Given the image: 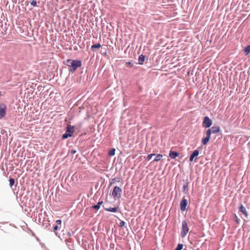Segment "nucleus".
Here are the masks:
<instances>
[{
	"label": "nucleus",
	"mask_w": 250,
	"mask_h": 250,
	"mask_svg": "<svg viewBox=\"0 0 250 250\" xmlns=\"http://www.w3.org/2000/svg\"><path fill=\"white\" fill-rule=\"evenodd\" d=\"M64 64L69 68V72L74 73L78 68L81 67L82 65V61L78 60L67 59L64 62Z\"/></svg>",
	"instance_id": "nucleus-1"
},
{
	"label": "nucleus",
	"mask_w": 250,
	"mask_h": 250,
	"mask_svg": "<svg viewBox=\"0 0 250 250\" xmlns=\"http://www.w3.org/2000/svg\"><path fill=\"white\" fill-rule=\"evenodd\" d=\"M74 132V126H71V125H68L66 127V130L62 137L63 139H66L68 137H70L72 136V134Z\"/></svg>",
	"instance_id": "nucleus-2"
},
{
	"label": "nucleus",
	"mask_w": 250,
	"mask_h": 250,
	"mask_svg": "<svg viewBox=\"0 0 250 250\" xmlns=\"http://www.w3.org/2000/svg\"><path fill=\"white\" fill-rule=\"evenodd\" d=\"M189 230L188 223L186 220L182 221V230L181 231V236L182 238L186 237Z\"/></svg>",
	"instance_id": "nucleus-3"
},
{
	"label": "nucleus",
	"mask_w": 250,
	"mask_h": 250,
	"mask_svg": "<svg viewBox=\"0 0 250 250\" xmlns=\"http://www.w3.org/2000/svg\"><path fill=\"white\" fill-rule=\"evenodd\" d=\"M122 192V189L120 187L116 186L113 188L112 195L114 198H120L121 197Z\"/></svg>",
	"instance_id": "nucleus-4"
},
{
	"label": "nucleus",
	"mask_w": 250,
	"mask_h": 250,
	"mask_svg": "<svg viewBox=\"0 0 250 250\" xmlns=\"http://www.w3.org/2000/svg\"><path fill=\"white\" fill-rule=\"evenodd\" d=\"M7 106L4 103H0V119L4 117L6 114Z\"/></svg>",
	"instance_id": "nucleus-5"
},
{
	"label": "nucleus",
	"mask_w": 250,
	"mask_h": 250,
	"mask_svg": "<svg viewBox=\"0 0 250 250\" xmlns=\"http://www.w3.org/2000/svg\"><path fill=\"white\" fill-rule=\"evenodd\" d=\"M212 124V121L208 117L206 116L204 117L202 125L204 127L209 128Z\"/></svg>",
	"instance_id": "nucleus-6"
},
{
	"label": "nucleus",
	"mask_w": 250,
	"mask_h": 250,
	"mask_svg": "<svg viewBox=\"0 0 250 250\" xmlns=\"http://www.w3.org/2000/svg\"><path fill=\"white\" fill-rule=\"evenodd\" d=\"M188 205V201L187 199L183 198L180 202V209L182 211H184L187 209V206Z\"/></svg>",
	"instance_id": "nucleus-7"
},
{
	"label": "nucleus",
	"mask_w": 250,
	"mask_h": 250,
	"mask_svg": "<svg viewBox=\"0 0 250 250\" xmlns=\"http://www.w3.org/2000/svg\"><path fill=\"white\" fill-rule=\"evenodd\" d=\"M238 209H239V211H240L243 214H244V215H245V216L246 217H247V218L248 217V212L246 210V208L242 204H240V206L238 208Z\"/></svg>",
	"instance_id": "nucleus-8"
},
{
	"label": "nucleus",
	"mask_w": 250,
	"mask_h": 250,
	"mask_svg": "<svg viewBox=\"0 0 250 250\" xmlns=\"http://www.w3.org/2000/svg\"><path fill=\"white\" fill-rule=\"evenodd\" d=\"M65 243L69 250H74V244L71 239H66L65 240Z\"/></svg>",
	"instance_id": "nucleus-9"
},
{
	"label": "nucleus",
	"mask_w": 250,
	"mask_h": 250,
	"mask_svg": "<svg viewBox=\"0 0 250 250\" xmlns=\"http://www.w3.org/2000/svg\"><path fill=\"white\" fill-rule=\"evenodd\" d=\"M199 154V151L197 149H196L190 155V156H189V161L190 162H192L194 160V158H196V157H197L198 156Z\"/></svg>",
	"instance_id": "nucleus-10"
},
{
	"label": "nucleus",
	"mask_w": 250,
	"mask_h": 250,
	"mask_svg": "<svg viewBox=\"0 0 250 250\" xmlns=\"http://www.w3.org/2000/svg\"><path fill=\"white\" fill-rule=\"evenodd\" d=\"M210 129L212 132L214 134L218 133L220 132V128L218 126H213Z\"/></svg>",
	"instance_id": "nucleus-11"
},
{
	"label": "nucleus",
	"mask_w": 250,
	"mask_h": 250,
	"mask_svg": "<svg viewBox=\"0 0 250 250\" xmlns=\"http://www.w3.org/2000/svg\"><path fill=\"white\" fill-rule=\"evenodd\" d=\"M169 156L172 159H175L179 156V153L176 151H170Z\"/></svg>",
	"instance_id": "nucleus-12"
},
{
	"label": "nucleus",
	"mask_w": 250,
	"mask_h": 250,
	"mask_svg": "<svg viewBox=\"0 0 250 250\" xmlns=\"http://www.w3.org/2000/svg\"><path fill=\"white\" fill-rule=\"evenodd\" d=\"M103 203V202L102 201H99L97 205L92 206L91 207V208L96 210H98L100 208L101 206L102 205Z\"/></svg>",
	"instance_id": "nucleus-13"
},
{
	"label": "nucleus",
	"mask_w": 250,
	"mask_h": 250,
	"mask_svg": "<svg viewBox=\"0 0 250 250\" xmlns=\"http://www.w3.org/2000/svg\"><path fill=\"white\" fill-rule=\"evenodd\" d=\"M60 228L61 227L58 226V225H54L53 228V231L55 232V235L59 238H60V234H59L58 232H57V230Z\"/></svg>",
	"instance_id": "nucleus-14"
},
{
	"label": "nucleus",
	"mask_w": 250,
	"mask_h": 250,
	"mask_svg": "<svg viewBox=\"0 0 250 250\" xmlns=\"http://www.w3.org/2000/svg\"><path fill=\"white\" fill-rule=\"evenodd\" d=\"M118 209V207H114V208H105L104 209L107 211L109 212H117V210Z\"/></svg>",
	"instance_id": "nucleus-15"
},
{
	"label": "nucleus",
	"mask_w": 250,
	"mask_h": 250,
	"mask_svg": "<svg viewBox=\"0 0 250 250\" xmlns=\"http://www.w3.org/2000/svg\"><path fill=\"white\" fill-rule=\"evenodd\" d=\"M183 192L185 194H187L188 192V182H187L185 184L183 185Z\"/></svg>",
	"instance_id": "nucleus-16"
},
{
	"label": "nucleus",
	"mask_w": 250,
	"mask_h": 250,
	"mask_svg": "<svg viewBox=\"0 0 250 250\" xmlns=\"http://www.w3.org/2000/svg\"><path fill=\"white\" fill-rule=\"evenodd\" d=\"M155 156L156 157L153 161L154 162H158L160 161L163 157V155L161 154H156Z\"/></svg>",
	"instance_id": "nucleus-17"
},
{
	"label": "nucleus",
	"mask_w": 250,
	"mask_h": 250,
	"mask_svg": "<svg viewBox=\"0 0 250 250\" xmlns=\"http://www.w3.org/2000/svg\"><path fill=\"white\" fill-rule=\"evenodd\" d=\"M209 139L210 138L206 136L205 138L202 139V143L204 145H206L208 142Z\"/></svg>",
	"instance_id": "nucleus-18"
},
{
	"label": "nucleus",
	"mask_w": 250,
	"mask_h": 250,
	"mask_svg": "<svg viewBox=\"0 0 250 250\" xmlns=\"http://www.w3.org/2000/svg\"><path fill=\"white\" fill-rule=\"evenodd\" d=\"M244 52L246 55H248L250 52V45H247L245 47Z\"/></svg>",
	"instance_id": "nucleus-19"
},
{
	"label": "nucleus",
	"mask_w": 250,
	"mask_h": 250,
	"mask_svg": "<svg viewBox=\"0 0 250 250\" xmlns=\"http://www.w3.org/2000/svg\"><path fill=\"white\" fill-rule=\"evenodd\" d=\"M101 45L100 43H96V44H93L91 46V49L92 51H94V49H96V48H100L101 47Z\"/></svg>",
	"instance_id": "nucleus-20"
},
{
	"label": "nucleus",
	"mask_w": 250,
	"mask_h": 250,
	"mask_svg": "<svg viewBox=\"0 0 250 250\" xmlns=\"http://www.w3.org/2000/svg\"><path fill=\"white\" fill-rule=\"evenodd\" d=\"M115 148H112L108 152V155L109 156H113L115 155Z\"/></svg>",
	"instance_id": "nucleus-21"
},
{
	"label": "nucleus",
	"mask_w": 250,
	"mask_h": 250,
	"mask_svg": "<svg viewBox=\"0 0 250 250\" xmlns=\"http://www.w3.org/2000/svg\"><path fill=\"white\" fill-rule=\"evenodd\" d=\"M9 186L11 188L15 184V179L13 178H10L9 180Z\"/></svg>",
	"instance_id": "nucleus-22"
},
{
	"label": "nucleus",
	"mask_w": 250,
	"mask_h": 250,
	"mask_svg": "<svg viewBox=\"0 0 250 250\" xmlns=\"http://www.w3.org/2000/svg\"><path fill=\"white\" fill-rule=\"evenodd\" d=\"M211 132H212V131L211 130V129L210 128H208L206 131V136L210 138V135H211Z\"/></svg>",
	"instance_id": "nucleus-23"
},
{
	"label": "nucleus",
	"mask_w": 250,
	"mask_h": 250,
	"mask_svg": "<svg viewBox=\"0 0 250 250\" xmlns=\"http://www.w3.org/2000/svg\"><path fill=\"white\" fill-rule=\"evenodd\" d=\"M183 248V245L182 244H178L177 247L174 250H181Z\"/></svg>",
	"instance_id": "nucleus-24"
},
{
	"label": "nucleus",
	"mask_w": 250,
	"mask_h": 250,
	"mask_svg": "<svg viewBox=\"0 0 250 250\" xmlns=\"http://www.w3.org/2000/svg\"><path fill=\"white\" fill-rule=\"evenodd\" d=\"M125 64L128 67H132L133 65V62L132 61L126 62Z\"/></svg>",
	"instance_id": "nucleus-25"
},
{
	"label": "nucleus",
	"mask_w": 250,
	"mask_h": 250,
	"mask_svg": "<svg viewBox=\"0 0 250 250\" xmlns=\"http://www.w3.org/2000/svg\"><path fill=\"white\" fill-rule=\"evenodd\" d=\"M155 155H156L155 154H149V155H147L146 159H147V160L148 161H149V160H150L152 158V157L153 156H155Z\"/></svg>",
	"instance_id": "nucleus-26"
},
{
	"label": "nucleus",
	"mask_w": 250,
	"mask_h": 250,
	"mask_svg": "<svg viewBox=\"0 0 250 250\" xmlns=\"http://www.w3.org/2000/svg\"><path fill=\"white\" fill-rule=\"evenodd\" d=\"M30 4L34 7H36L37 6V2L35 0H32V1L30 2Z\"/></svg>",
	"instance_id": "nucleus-27"
},
{
	"label": "nucleus",
	"mask_w": 250,
	"mask_h": 250,
	"mask_svg": "<svg viewBox=\"0 0 250 250\" xmlns=\"http://www.w3.org/2000/svg\"><path fill=\"white\" fill-rule=\"evenodd\" d=\"M125 223L124 221L121 220L119 223V227H123L125 226Z\"/></svg>",
	"instance_id": "nucleus-28"
},
{
	"label": "nucleus",
	"mask_w": 250,
	"mask_h": 250,
	"mask_svg": "<svg viewBox=\"0 0 250 250\" xmlns=\"http://www.w3.org/2000/svg\"><path fill=\"white\" fill-rule=\"evenodd\" d=\"M56 225H58V226L61 227V224H62V220L61 219L57 220L56 221Z\"/></svg>",
	"instance_id": "nucleus-29"
},
{
	"label": "nucleus",
	"mask_w": 250,
	"mask_h": 250,
	"mask_svg": "<svg viewBox=\"0 0 250 250\" xmlns=\"http://www.w3.org/2000/svg\"><path fill=\"white\" fill-rule=\"evenodd\" d=\"M145 60V56L142 54V64Z\"/></svg>",
	"instance_id": "nucleus-30"
},
{
	"label": "nucleus",
	"mask_w": 250,
	"mask_h": 250,
	"mask_svg": "<svg viewBox=\"0 0 250 250\" xmlns=\"http://www.w3.org/2000/svg\"><path fill=\"white\" fill-rule=\"evenodd\" d=\"M77 152V150H71L70 151V153L72 154H75Z\"/></svg>",
	"instance_id": "nucleus-31"
},
{
	"label": "nucleus",
	"mask_w": 250,
	"mask_h": 250,
	"mask_svg": "<svg viewBox=\"0 0 250 250\" xmlns=\"http://www.w3.org/2000/svg\"><path fill=\"white\" fill-rule=\"evenodd\" d=\"M235 221L237 223L239 224V219L238 218L237 216L235 215Z\"/></svg>",
	"instance_id": "nucleus-32"
},
{
	"label": "nucleus",
	"mask_w": 250,
	"mask_h": 250,
	"mask_svg": "<svg viewBox=\"0 0 250 250\" xmlns=\"http://www.w3.org/2000/svg\"><path fill=\"white\" fill-rule=\"evenodd\" d=\"M141 55H139L138 57V62H139V64H141Z\"/></svg>",
	"instance_id": "nucleus-33"
},
{
	"label": "nucleus",
	"mask_w": 250,
	"mask_h": 250,
	"mask_svg": "<svg viewBox=\"0 0 250 250\" xmlns=\"http://www.w3.org/2000/svg\"><path fill=\"white\" fill-rule=\"evenodd\" d=\"M116 182V178H114L112 180V182L111 183V184H113V183H114L115 182Z\"/></svg>",
	"instance_id": "nucleus-34"
},
{
	"label": "nucleus",
	"mask_w": 250,
	"mask_h": 250,
	"mask_svg": "<svg viewBox=\"0 0 250 250\" xmlns=\"http://www.w3.org/2000/svg\"><path fill=\"white\" fill-rule=\"evenodd\" d=\"M67 235L68 237H70L71 236V234L70 232H67Z\"/></svg>",
	"instance_id": "nucleus-35"
},
{
	"label": "nucleus",
	"mask_w": 250,
	"mask_h": 250,
	"mask_svg": "<svg viewBox=\"0 0 250 250\" xmlns=\"http://www.w3.org/2000/svg\"><path fill=\"white\" fill-rule=\"evenodd\" d=\"M140 49H141V46H140V47H139V48H138V51H140Z\"/></svg>",
	"instance_id": "nucleus-36"
},
{
	"label": "nucleus",
	"mask_w": 250,
	"mask_h": 250,
	"mask_svg": "<svg viewBox=\"0 0 250 250\" xmlns=\"http://www.w3.org/2000/svg\"><path fill=\"white\" fill-rule=\"evenodd\" d=\"M1 96V92L0 91V97Z\"/></svg>",
	"instance_id": "nucleus-37"
},
{
	"label": "nucleus",
	"mask_w": 250,
	"mask_h": 250,
	"mask_svg": "<svg viewBox=\"0 0 250 250\" xmlns=\"http://www.w3.org/2000/svg\"><path fill=\"white\" fill-rule=\"evenodd\" d=\"M45 228H48V226H46Z\"/></svg>",
	"instance_id": "nucleus-38"
}]
</instances>
